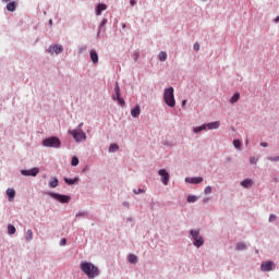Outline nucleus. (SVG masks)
I'll return each instance as SVG.
<instances>
[{
    "instance_id": "nucleus-39",
    "label": "nucleus",
    "mask_w": 279,
    "mask_h": 279,
    "mask_svg": "<svg viewBox=\"0 0 279 279\" xmlns=\"http://www.w3.org/2000/svg\"><path fill=\"white\" fill-rule=\"evenodd\" d=\"M60 245H62V246H64V245H66V239H61V241H60Z\"/></svg>"
},
{
    "instance_id": "nucleus-18",
    "label": "nucleus",
    "mask_w": 279,
    "mask_h": 279,
    "mask_svg": "<svg viewBox=\"0 0 279 279\" xmlns=\"http://www.w3.org/2000/svg\"><path fill=\"white\" fill-rule=\"evenodd\" d=\"M219 125H220L219 121H216V122H210L206 124V128H208V130H218Z\"/></svg>"
},
{
    "instance_id": "nucleus-5",
    "label": "nucleus",
    "mask_w": 279,
    "mask_h": 279,
    "mask_svg": "<svg viewBox=\"0 0 279 279\" xmlns=\"http://www.w3.org/2000/svg\"><path fill=\"white\" fill-rule=\"evenodd\" d=\"M69 134L73 136L76 143H82V141H86V133H84V131L72 130V131H69Z\"/></svg>"
},
{
    "instance_id": "nucleus-49",
    "label": "nucleus",
    "mask_w": 279,
    "mask_h": 279,
    "mask_svg": "<svg viewBox=\"0 0 279 279\" xmlns=\"http://www.w3.org/2000/svg\"><path fill=\"white\" fill-rule=\"evenodd\" d=\"M4 3H8V1H10V0H2Z\"/></svg>"
},
{
    "instance_id": "nucleus-2",
    "label": "nucleus",
    "mask_w": 279,
    "mask_h": 279,
    "mask_svg": "<svg viewBox=\"0 0 279 279\" xmlns=\"http://www.w3.org/2000/svg\"><path fill=\"white\" fill-rule=\"evenodd\" d=\"M173 87L166 88L163 93L165 104H167L169 108H175V97L173 96Z\"/></svg>"
},
{
    "instance_id": "nucleus-8",
    "label": "nucleus",
    "mask_w": 279,
    "mask_h": 279,
    "mask_svg": "<svg viewBox=\"0 0 279 279\" xmlns=\"http://www.w3.org/2000/svg\"><path fill=\"white\" fill-rule=\"evenodd\" d=\"M22 175L36 178L40 173L39 168H33L31 170H21Z\"/></svg>"
},
{
    "instance_id": "nucleus-36",
    "label": "nucleus",
    "mask_w": 279,
    "mask_h": 279,
    "mask_svg": "<svg viewBox=\"0 0 279 279\" xmlns=\"http://www.w3.org/2000/svg\"><path fill=\"white\" fill-rule=\"evenodd\" d=\"M268 160H270L271 162H278L279 156L278 157H268Z\"/></svg>"
},
{
    "instance_id": "nucleus-13",
    "label": "nucleus",
    "mask_w": 279,
    "mask_h": 279,
    "mask_svg": "<svg viewBox=\"0 0 279 279\" xmlns=\"http://www.w3.org/2000/svg\"><path fill=\"white\" fill-rule=\"evenodd\" d=\"M106 10H108V5L105 3H99L96 8V16H101V13Z\"/></svg>"
},
{
    "instance_id": "nucleus-45",
    "label": "nucleus",
    "mask_w": 279,
    "mask_h": 279,
    "mask_svg": "<svg viewBox=\"0 0 279 279\" xmlns=\"http://www.w3.org/2000/svg\"><path fill=\"white\" fill-rule=\"evenodd\" d=\"M275 23H279V16L275 19Z\"/></svg>"
},
{
    "instance_id": "nucleus-9",
    "label": "nucleus",
    "mask_w": 279,
    "mask_h": 279,
    "mask_svg": "<svg viewBox=\"0 0 279 279\" xmlns=\"http://www.w3.org/2000/svg\"><path fill=\"white\" fill-rule=\"evenodd\" d=\"M260 269L262 271H272V269H276V264L274 262H264Z\"/></svg>"
},
{
    "instance_id": "nucleus-4",
    "label": "nucleus",
    "mask_w": 279,
    "mask_h": 279,
    "mask_svg": "<svg viewBox=\"0 0 279 279\" xmlns=\"http://www.w3.org/2000/svg\"><path fill=\"white\" fill-rule=\"evenodd\" d=\"M44 147H54L59 148L62 143L60 142V138L58 137H48L43 141Z\"/></svg>"
},
{
    "instance_id": "nucleus-27",
    "label": "nucleus",
    "mask_w": 279,
    "mask_h": 279,
    "mask_svg": "<svg viewBox=\"0 0 279 279\" xmlns=\"http://www.w3.org/2000/svg\"><path fill=\"white\" fill-rule=\"evenodd\" d=\"M109 151H110V153L119 151V145H117V144H111V145L109 146Z\"/></svg>"
},
{
    "instance_id": "nucleus-40",
    "label": "nucleus",
    "mask_w": 279,
    "mask_h": 279,
    "mask_svg": "<svg viewBox=\"0 0 279 279\" xmlns=\"http://www.w3.org/2000/svg\"><path fill=\"white\" fill-rule=\"evenodd\" d=\"M83 126H84V123H83V122L80 123V124H78V128H77V131H78V132H82V128H83Z\"/></svg>"
},
{
    "instance_id": "nucleus-44",
    "label": "nucleus",
    "mask_w": 279,
    "mask_h": 279,
    "mask_svg": "<svg viewBox=\"0 0 279 279\" xmlns=\"http://www.w3.org/2000/svg\"><path fill=\"white\" fill-rule=\"evenodd\" d=\"M184 106H186V100L182 101V107L184 108Z\"/></svg>"
},
{
    "instance_id": "nucleus-7",
    "label": "nucleus",
    "mask_w": 279,
    "mask_h": 279,
    "mask_svg": "<svg viewBox=\"0 0 279 279\" xmlns=\"http://www.w3.org/2000/svg\"><path fill=\"white\" fill-rule=\"evenodd\" d=\"M50 197H53V199H57V202H60L61 204H69V202H71V196L69 195L50 193Z\"/></svg>"
},
{
    "instance_id": "nucleus-32",
    "label": "nucleus",
    "mask_w": 279,
    "mask_h": 279,
    "mask_svg": "<svg viewBox=\"0 0 279 279\" xmlns=\"http://www.w3.org/2000/svg\"><path fill=\"white\" fill-rule=\"evenodd\" d=\"M233 146L235 147V149H240L241 148V141L234 140L233 141Z\"/></svg>"
},
{
    "instance_id": "nucleus-22",
    "label": "nucleus",
    "mask_w": 279,
    "mask_h": 279,
    "mask_svg": "<svg viewBox=\"0 0 279 279\" xmlns=\"http://www.w3.org/2000/svg\"><path fill=\"white\" fill-rule=\"evenodd\" d=\"M26 241H32V239H34V231H32V229H28L26 231V236H25Z\"/></svg>"
},
{
    "instance_id": "nucleus-21",
    "label": "nucleus",
    "mask_w": 279,
    "mask_h": 279,
    "mask_svg": "<svg viewBox=\"0 0 279 279\" xmlns=\"http://www.w3.org/2000/svg\"><path fill=\"white\" fill-rule=\"evenodd\" d=\"M239 99H241V94L235 93L233 95V97L230 99V104H236V101H239Z\"/></svg>"
},
{
    "instance_id": "nucleus-16",
    "label": "nucleus",
    "mask_w": 279,
    "mask_h": 279,
    "mask_svg": "<svg viewBox=\"0 0 279 279\" xmlns=\"http://www.w3.org/2000/svg\"><path fill=\"white\" fill-rule=\"evenodd\" d=\"M131 114L134 119H138V117L141 116V106H135L132 110H131Z\"/></svg>"
},
{
    "instance_id": "nucleus-26",
    "label": "nucleus",
    "mask_w": 279,
    "mask_h": 279,
    "mask_svg": "<svg viewBox=\"0 0 279 279\" xmlns=\"http://www.w3.org/2000/svg\"><path fill=\"white\" fill-rule=\"evenodd\" d=\"M246 248H247V246H246L245 243H243V242H240V243L236 244V250H238L239 252H241V251H243V250H246Z\"/></svg>"
},
{
    "instance_id": "nucleus-43",
    "label": "nucleus",
    "mask_w": 279,
    "mask_h": 279,
    "mask_svg": "<svg viewBox=\"0 0 279 279\" xmlns=\"http://www.w3.org/2000/svg\"><path fill=\"white\" fill-rule=\"evenodd\" d=\"M210 201V198H204V204L208 203Z\"/></svg>"
},
{
    "instance_id": "nucleus-19",
    "label": "nucleus",
    "mask_w": 279,
    "mask_h": 279,
    "mask_svg": "<svg viewBox=\"0 0 279 279\" xmlns=\"http://www.w3.org/2000/svg\"><path fill=\"white\" fill-rule=\"evenodd\" d=\"M8 12H14L16 10V2L12 1L7 4Z\"/></svg>"
},
{
    "instance_id": "nucleus-41",
    "label": "nucleus",
    "mask_w": 279,
    "mask_h": 279,
    "mask_svg": "<svg viewBox=\"0 0 279 279\" xmlns=\"http://www.w3.org/2000/svg\"><path fill=\"white\" fill-rule=\"evenodd\" d=\"M267 145H268L267 142H262L260 143V147H267Z\"/></svg>"
},
{
    "instance_id": "nucleus-38",
    "label": "nucleus",
    "mask_w": 279,
    "mask_h": 279,
    "mask_svg": "<svg viewBox=\"0 0 279 279\" xmlns=\"http://www.w3.org/2000/svg\"><path fill=\"white\" fill-rule=\"evenodd\" d=\"M194 50L199 51V43L194 44Z\"/></svg>"
},
{
    "instance_id": "nucleus-30",
    "label": "nucleus",
    "mask_w": 279,
    "mask_h": 279,
    "mask_svg": "<svg viewBox=\"0 0 279 279\" xmlns=\"http://www.w3.org/2000/svg\"><path fill=\"white\" fill-rule=\"evenodd\" d=\"M159 60H160V62H165L167 60V52L161 51L159 53Z\"/></svg>"
},
{
    "instance_id": "nucleus-24",
    "label": "nucleus",
    "mask_w": 279,
    "mask_h": 279,
    "mask_svg": "<svg viewBox=\"0 0 279 279\" xmlns=\"http://www.w3.org/2000/svg\"><path fill=\"white\" fill-rule=\"evenodd\" d=\"M63 180H64L65 184H69L70 186H72V184H75V182H77V180H80V179H77V178H75V179L64 178Z\"/></svg>"
},
{
    "instance_id": "nucleus-11",
    "label": "nucleus",
    "mask_w": 279,
    "mask_h": 279,
    "mask_svg": "<svg viewBox=\"0 0 279 279\" xmlns=\"http://www.w3.org/2000/svg\"><path fill=\"white\" fill-rule=\"evenodd\" d=\"M185 182H189L190 184H202V182H204V178L202 177L186 178Z\"/></svg>"
},
{
    "instance_id": "nucleus-15",
    "label": "nucleus",
    "mask_w": 279,
    "mask_h": 279,
    "mask_svg": "<svg viewBox=\"0 0 279 279\" xmlns=\"http://www.w3.org/2000/svg\"><path fill=\"white\" fill-rule=\"evenodd\" d=\"M89 56L94 64H97L99 62V54H97V51L90 50Z\"/></svg>"
},
{
    "instance_id": "nucleus-28",
    "label": "nucleus",
    "mask_w": 279,
    "mask_h": 279,
    "mask_svg": "<svg viewBox=\"0 0 279 279\" xmlns=\"http://www.w3.org/2000/svg\"><path fill=\"white\" fill-rule=\"evenodd\" d=\"M187 202L189 204H195V202H197V196L195 195L187 196Z\"/></svg>"
},
{
    "instance_id": "nucleus-3",
    "label": "nucleus",
    "mask_w": 279,
    "mask_h": 279,
    "mask_svg": "<svg viewBox=\"0 0 279 279\" xmlns=\"http://www.w3.org/2000/svg\"><path fill=\"white\" fill-rule=\"evenodd\" d=\"M190 234L194 240L193 245H195V247H202V245H204V238L199 235V230H191Z\"/></svg>"
},
{
    "instance_id": "nucleus-48",
    "label": "nucleus",
    "mask_w": 279,
    "mask_h": 279,
    "mask_svg": "<svg viewBox=\"0 0 279 279\" xmlns=\"http://www.w3.org/2000/svg\"><path fill=\"white\" fill-rule=\"evenodd\" d=\"M248 143H250V140H246L245 145H247Z\"/></svg>"
},
{
    "instance_id": "nucleus-20",
    "label": "nucleus",
    "mask_w": 279,
    "mask_h": 279,
    "mask_svg": "<svg viewBox=\"0 0 279 279\" xmlns=\"http://www.w3.org/2000/svg\"><path fill=\"white\" fill-rule=\"evenodd\" d=\"M59 184L58 178L53 177L50 179L49 186L50 189H56Z\"/></svg>"
},
{
    "instance_id": "nucleus-47",
    "label": "nucleus",
    "mask_w": 279,
    "mask_h": 279,
    "mask_svg": "<svg viewBox=\"0 0 279 279\" xmlns=\"http://www.w3.org/2000/svg\"><path fill=\"white\" fill-rule=\"evenodd\" d=\"M49 23H50V25H53V21L52 20H50Z\"/></svg>"
},
{
    "instance_id": "nucleus-1",
    "label": "nucleus",
    "mask_w": 279,
    "mask_h": 279,
    "mask_svg": "<svg viewBox=\"0 0 279 279\" xmlns=\"http://www.w3.org/2000/svg\"><path fill=\"white\" fill-rule=\"evenodd\" d=\"M81 270L89 279L97 278V276H99V268L90 262H82Z\"/></svg>"
},
{
    "instance_id": "nucleus-17",
    "label": "nucleus",
    "mask_w": 279,
    "mask_h": 279,
    "mask_svg": "<svg viewBox=\"0 0 279 279\" xmlns=\"http://www.w3.org/2000/svg\"><path fill=\"white\" fill-rule=\"evenodd\" d=\"M7 195L9 197V202H14V197H16V191H14V189H8Z\"/></svg>"
},
{
    "instance_id": "nucleus-42",
    "label": "nucleus",
    "mask_w": 279,
    "mask_h": 279,
    "mask_svg": "<svg viewBox=\"0 0 279 279\" xmlns=\"http://www.w3.org/2000/svg\"><path fill=\"white\" fill-rule=\"evenodd\" d=\"M130 4H131V5H136V0H131V1H130Z\"/></svg>"
},
{
    "instance_id": "nucleus-37",
    "label": "nucleus",
    "mask_w": 279,
    "mask_h": 279,
    "mask_svg": "<svg viewBox=\"0 0 279 279\" xmlns=\"http://www.w3.org/2000/svg\"><path fill=\"white\" fill-rule=\"evenodd\" d=\"M275 219H277L276 215L271 214V215L269 216V222H270V223L274 222Z\"/></svg>"
},
{
    "instance_id": "nucleus-14",
    "label": "nucleus",
    "mask_w": 279,
    "mask_h": 279,
    "mask_svg": "<svg viewBox=\"0 0 279 279\" xmlns=\"http://www.w3.org/2000/svg\"><path fill=\"white\" fill-rule=\"evenodd\" d=\"M241 186H243V189H252L254 181H252V179H245L241 182Z\"/></svg>"
},
{
    "instance_id": "nucleus-6",
    "label": "nucleus",
    "mask_w": 279,
    "mask_h": 279,
    "mask_svg": "<svg viewBox=\"0 0 279 279\" xmlns=\"http://www.w3.org/2000/svg\"><path fill=\"white\" fill-rule=\"evenodd\" d=\"M116 95L112 96L113 101H118L120 106H125V100L121 97V88L119 87V83L116 84L114 87Z\"/></svg>"
},
{
    "instance_id": "nucleus-33",
    "label": "nucleus",
    "mask_w": 279,
    "mask_h": 279,
    "mask_svg": "<svg viewBox=\"0 0 279 279\" xmlns=\"http://www.w3.org/2000/svg\"><path fill=\"white\" fill-rule=\"evenodd\" d=\"M205 195H210V193H213V187L211 186H207L205 187Z\"/></svg>"
},
{
    "instance_id": "nucleus-35",
    "label": "nucleus",
    "mask_w": 279,
    "mask_h": 279,
    "mask_svg": "<svg viewBox=\"0 0 279 279\" xmlns=\"http://www.w3.org/2000/svg\"><path fill=\"white\" fill-rule=\"evenodd\" d=\"M135 195H140V193H145V190L143 189H137L133 191Z\"/></svg>"
},
{
    "instance_id": "nucleus-23",
    "label": "nucleus",
    "mask_w": 279,
    "mask_h": 279,
    "mask_svg": "<svg viewBox=\"0 0 279 279\" xmlns=\"http://www.w3.org/2000/svg\"><path fill=\"white\" fill-rule=\"evenodd\" d=\"M137 262H138V257H136V255H134V254L129 255V263L135 265V263H137Z\"/></svg>"
},
{
    "instance_id": "nucleus-46",
    "label": "nucleus",
    "mask_w": 279,
    "mask_h": 279,
    "mask_svg": "<svg viewBox=\"0 0 279 279\" xmlns=\"http://www.w3.org/2000/svg\"><path fill=\"white\" fill-rule=\"evenodd\" d=\"M106 23H107V20H104L102 23H101V25H106Z\"/></svg>"
},
{
    "instance_id": "nucleus-31",
    "label": "nucleus",
    "mask_w": 279,
    "mask_h": 279,
    "mask_svg": "<svg viewBox=\"0 0 279 279\" xmlns=\"http://www.w3.org/2000/svg\"><path fill=\"white\" fill-rule=\"evenodd\" d=\"M71 165L72 167H77L80 165V159L77 157H73Z\"/></svg>"
},
{
    "instance_id": "nucleus-34",
    "label": "nucleus",
    "mask_w": 279,
    "mask_h": 279,
    "mask_svg": "<svg viewBox=\"0 0 279 279\" xmlns=\"http://www.w3.org/2000/svg\"><path fill=\"white\" fill-rule=\"evenodd\" d=\"M250 162H251V165H256V162H258V158H256V157H251V158H250Z\"/></svg>"
},
{
    "instance_id": "nucleus-25",
    "label": "nucleus",
    "mask_w": 279,
    "mask_h": 279,
    "mask_svg": "<svg viewBox=\"0 0 279 279\" xmlns=\"http://www.w3.org/2000/svg\"><path fill=\"white\" fill-rule=\"evenodd\" d=\"M16 233V227L13 225L8 226V234H15Z\"/></svg>"
},
{
    "instance_id": "nucleus-29",
    "label": "nucleus",
    "mask_w": 279,
    "mask_h": 279,
    "mask_svg": "<svg viewBox=\"0 0 279 279\" xmlns=\"http://www.w3.org/2000/svg\"><path fill=\"white\" fill-rule=\"evenodd\" d=\"M203 130H206V124H203L202 126L194 128V133L198 134V132H203Z\"/></svg>"
},
{
    "instance_id": "nucleus-12",
    "label": "nucleus",
    "mask_w": 279,
    "mask_h": 279,
    "mask_svg": "<svg viewBox=\"0 0 279 279\" xmlns=\"http://www.w3.org/2000/svg\"><path fill=\"white\" fill-rule=\"evenodd\" d=\"M62 51H64V49L62 48V46H50L48 49L49 53H62Z\"/></svg>"
},
{
    "instance_id": "nucleus-10",
    "label": "nucleus",
    "mask_w": 279,
    "mask_h": 279,
    "mask_svg": "<svg viewBox=\"0 0 279 279\" xmlns=\"http://www.w3.org/2000/svg\"><path fill=\"white\" fill-rule=\"evenodd\" d=\"M158 173L162 178L161 179L162 184L167 186V184H169V172H167V170L165 169H160Z\"/></svg>"
}]
</instances>
